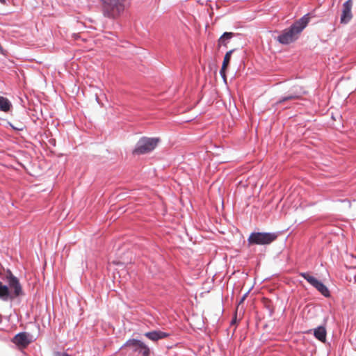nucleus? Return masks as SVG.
<instances>
[{"label":"nucleus","mask_w":356,"mask_h":356,"mask_svg":"<svg viewBox=\"0 0 356 356\" xmlns=\"http://www.w3.org/2000/svg\"><path fill=\"white\" fill-rule=\"evenodd\" d=\"M226 69L227 68H223V66L222 65L221 69L220 70V74L225 83H226V80H227V76H226V73H225Z\"/></svg>","instance_id":"a211bd4d"},{"label":"nucleus","mask_w":356,"mask_h":356,"mask_svg":"<svg viewBox=\"0 0 356 356\" xmlns=\"http://www.w3.org/2000/svg\"><path fill=\"white\" fill-rule=\"evenodd\" d=\"M159 138L155 137H141L132 151L133 155H143L152 152L158 145Z\"/></svg>","instance_id":"20e7f679"},{"label":"nucleus","mask_w":356,"mask_h":356,"mask_svg":"<svg viewBox=\"0 0 356 356\" xmlns=\"http://www.w3.org/2000/svg\"><path fill=\"white\" fill-rule=\"evenodd\" d=\"M11 341L17 346L26 347L31 343V339H30V334L29 332H20L13 337Z\"/></svg>","instance_id":"9d476101"},{"label":"nucleus","mask_w":356,"mask_h":356,"mask_svg":"<svg viewBox=\"0 0 356 356\" xmlns=\"http://www.w3.org/2000/svg\"><path fill=\"white\" fill-rule=\"evenodd\" d=\"M83 279L87 280V273L85 272L84 268H83V272L82 275H81V280H83Z\"/></svg>","instance_id":"4be33fe9"},{"label":"nucleus","mask_w":356,"mask_h":356,"mask_svg":"<svg viewBox=\"0 0 356 356\" xmlns=\"http://www.w3.org/2000/svg\"><path fill=\"white\" fill-rule=\"evenodd\" d=\"M234 49H232V50L228 51L225 54V55L224 56L223 61H222V65L223 66V68H227V66L229 65V61L231 59V56H232V54L234 52Z\"/></svg>","instance_id":"dca6fc26"},{"label":"nucleus","mask_w":356,"mask_h":356,"mask_svg":"<svg viewBox=\"0 0 356 356\" xmlns=\"http://www.w3.org/2000/svg\"><path fill=\"white\" fill-rule=\"evenodd\" d=\"M0 281V300L10 302V306L19 305L24 292L19 280L13 275L10 269H7Z\"/></svg>","instance_id":"f257e3e1"},{"label":"nucleus","mask_w":356,"mask_h":356,"mask_svg":"<svg viewBox=\"0 0 356 356\" xmlns=\"http://www.w3.org/2000/svg\"><path fill=\"white\" fill-rule=\"evenodd\" d=\"M92 95L99 105L103 106L102 96L104 97V95L102 94V91L99 88L93 86L90 84V95Z\"/></svg>","instance_id":"ddd939ff"},{"label":"nucleus","mask_w":356,"mask_h":356,"mask_svg":"<svg viewBox=\"0 0 356 356\" xmlns=\"http://www.w3.org/2000/svg\"><path fill=\"white\" fill-rule=\"evenodd\" d=\"M248 179H245V182L243 181V180H240L238 181V183L237 184L238 186H243V187H245L248 186Z\"/></svg>","instance_id":"412c9836"},{"label":"nucleus","mask_w":356,"mask_h":356,"mask_svg":"<svg viewBox=\"0 0 356 356\" xmlns=\"http://www.w3.org/2000/svg\"><path fill=\"white\" fill-rule=\"evenodd\" d=\"M309 13L304 15L301 18L293 22L289 27L284 29L275 39L284 45L295 42L298 35L305 29L309 22Z\"/></svg>","instance_id":"f03ea898"},{"label":"nucleus","mask_w":356,"mask_h":356,"mask_svg":"<svg viewBox=\"0 0 356 356\" xmlns=\"http://www.w3.org/2000/svg\"><path fill=\"white\" fill-rule=\"evenodd\" d=\"M331 201L335 202H341V203H344L345 205H346V207L347 209H350L351 207V202L350 201L346 198V199H330Z\"/></svg>","instance_id":"f3484780"},{"label":"nucleus","mask_w":356,"mask_h":356,"mask_svg":"<svg viewBox=\"0 0 356 356\" xmlns=\"http://www.w3.org/2000/svg\"><path fill=\"white\" fill-rule=\"evenodd\" d=\"M144 336L152 341H158L159 340L167 338L170 334L159 330H155L144 333Z\"/></svg>","instance_id":"9b49d317"},{"label":"nucleus","mask_w":356,"mask_h":356,"mask_svg":"<svg viewBox=\"0 0 356 356\" xmlns=\"http://www.w3.org/2000/svg\"><path fill=\"white\" fill-rule=\"evenodd\" d=\"M306 93V91L302 87L300 86H294L288 91L286 94L281 97L274 104L273 106H278L282 103L285 102L300 99L303 95Z\"/></svg>","instance_id":"6e6552de"},{"label":"nucleus","mask_w":356,"mask_h":356,"mask_svg":"<svg viewBox=\"0 0 356 356\" xmlns=\"http://www.w3.org/2000/svg\"><path fill=\"white\" fill-rule=\"evenodd\" d=\"M314 337L321 342H325L327 331L323 325H319L313 330Z\"/></svg>","instance_id":"f8f14e48"},{"label":"nucleus","mask_w":356,"mask_h":356,"mask_svg":"<svg viewBox=\"0 0 356 356\" xmlns=\"http://www.w3.org/2000/svg\"><path fill=\"white\" fill-rule=\"evenodd\" d=\"M234 36V33L232 32H225L218 39V45L226 46L227 43L229 42L230 40Z\"/></svg>","instance_id":"4468645a"},{"label":"nucleus","mask_w":356,"mask_h":356,"mask_svg":"<svg viewBox=\"0 0 356 356\" xmlns=\"http://www.w3.org/2000/svg\"><path fill=\"white\" fill-rule=\"evenodd\" d=\"M85 266H86V268L88 269V264L87 261H85Z\"/></svg>","instance_id":"393cba45"},{"label":"nucleus","mask_w":356,"mask_h":356,"mask_svg":"<svg viewBox=\"0 0 356 356\" xmlns=\"http://www.w3.org/2000/svg\"><path fill=\"white\" fill-rule=\"evenodd\" d=\"M90 30L91 29H95V28H93L92 26H90Z\"/></svg>","instance_id":"a878e982"},{"label":"nucleus","mask_w":356,"mask_h":356,"mask_svg":"<svg viewBox=\"0 0 356 356\" xmlns=\"http://www.w3.org/2000/svg\"><path fill=\"white\" fill-rule=\"evenodd\" d=\"M355 258H356V257H355Z\"/></svg>","instance_id":"bb28decb"},{"label":"nucleus","mask_w":356,"mask_h":356,"mask_svg":"<svg viewBox=\"0 0 356 356\" xmlns=\"http://www.w3.org/2000/svg\"><path fill=\"white\" fill-rule=\"evenodd\" d=\"M299 275L314 287L322 296L325 298L330 297L331 294L329 289L322 281L311 275L309 273H300Z\"/></svg>","instance_id":"0eeeda50"},{"label":"nucleus","mask_w":356,"mask_h":356,"mask_svg":"<svg viewBox=\"0 0 356 356\" xmlns=\"http://www.w3.org/2000/svg\"><path fill=\"white\" fill-rule=\"evenodd\" d=\"M104 2V15L115 18L118 17L124 9L122 0H102Z\"/></svg>","instance_id":"423d86ee"},{"label":"nucleus","mask_w":356,"mask_h":356,"mask_svg":"<svg viewBox=\"0 0 356 356\" xmlns=\"http://www.w3.org/2000/svg\"><path fill=\"white\" fill-rule=\"evenodd\" d=\"M11 107L10 102L8 99L0 96V111L3 112H8L10 111Z\"/></svg>","instance_id":"2eb2a0df"},{"label":"nucleus","mask_w":356,"mask_h":356,"mask_svg":"<svg viewBox=\"0 0 356 356\" xmlns=\"http://www.w3.org/2000/svg\"><path fill=\"white\" fill-rule=\"evenodd\" d=\"M0 3L2 4H6V0H0Z\"/></svg>","instance_id":"b1692460"},{"label":"nucleus","mask_w":356,"mask_h":356,"mask_svg":"<svg viewBox=\"0 0 356 356\" xmlns=\"http://www.w3.org/2000/svg\"><path fill=\"white\" fill-rule=\"evenodd\" d=\"M236 322V316H235L232 321H231V325L235 324Z\"/></svg>","instance_id":"5701e85b"},{"label":"nucleus","mask_w":356,"mask_h":356,"mask_svg":"<svg viewBox=\"0 0 356 356\" xmlns=\"http://www.w3.org/2000/svg\"><path fill=\"white\" fill-rule=\"evenodd\" d=\"M353 5V0H347L343 3L340 16V23L341 24H348L352 20L353 17L352 13Z\"/></svg>","instance_id":"1a4fd4ad"},{"label":"nucleus","mask_w":356,"mask_h":356,"mask_svg":"<svg viewBox=\"0 0 356 356\" xmlns=\"http://www.w3.org/2000/svg\"><path fill=\"white\" fill-rule=\"evenodd\" d=\"M279 236V232H252L248 238L249 246L254 245H268Z\"/></svg>","instance_id":"7ed1b4c3"},{"label":"nucleus","mask_w":356,"mask_h":356,"mask_svg":"<svg viewBox=\"0 0 356 356\" xmlns=\"http://www.w3.org/2000/svg\"><path fill=\"white\" fill-rule=\"evenodd\" d=\"M251 289H250L246 293H245L242 297L241 298L240 300L238 301V305H240L241 304H242L245 300L246 299V298L248 297L250 291Z\"/></svg>","instance_id":"6ab92c4d"},{"label":"nucleus","mask_w":356,"mask_h":356,"mask_svg":"<svg viewBox=\"0 0 356 356\" xmlns=\"http://www.w3.org/2000/svg\"><path fill=\"white\" fill-rule=\"evenodd\" d=\"M129 349L134 353L142 356H150L151 350L149 347L143 341L137 339H129L120 348V350Z\"/></svg>","instance_id":"39448f33"},{"label":"nucleus","mask_w":356,"mask_h":356,"mask_svg":"<svg viewBox=\"0 0 356 356\" xmlns=\"http://www.w3.org/2000/svg\"><path fill=\"white\" fill-rule=\"evenodd\" d=\"M54 356H71V355L65 351H63V352L56 351V352H54Z\"/></svg>","instance_id":"aec40b11"}]
</instances>
